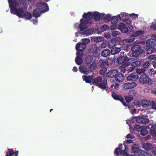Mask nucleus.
I'll list each match as a JSON object with an SVG mask.
<instances>
[{"mask_svg": "<svg viewBox=\"0 0 156 156\" xmlns=\"http://www.w3.org/2000/svg\"><path fill=\"white\" fill-rule=\"evenodd\" d=\"M9 7L10 8V12L12 14H15L20 18H23L24 13V8L21 7L17 8V6H21V4H19L18 2L14 0H8Z\"/></svg>", "mask_w": 156, "mask_h": 156, "instance_id": "f257e3e1", "label": "nucleus"}, {"mask_svg": "<svg viewBox=\"0 0 156 156\" xmlns=\"http://www.w3.org/2000/svg\"><path fill=\"white\" fill-rule=\"evenodd\" d=\"M131 51L127 54L129 56L132 58L131 59H136L137 57L143 55L144 51L141 48V46L139 44H134L131 47Z\"/></svg>", "mask_w": 156, "mask_h": 156, "instance_id": "f03ea898", "label": "nucleus"}, {"mask_svg": "<svg viewBox=\"0 0 156 156\" xmlns=\"http://www.w3.org/2000/svg\"><path fill=\"white\" fill-rule=\"evenodd\" d=\"M92 83L102 90H105L106 91L108 90V88L106 86L107 84L106 78H105L102 80L101 77H97L92 80Z\"/></svg>", "mask_w": 156, "mask_h": 156, "instance_id": "7ed1b4c3", "label": "nucleus"}, {"mask_svg": "<svg viewBox=\"0 0 156 156\" xmlns=\"http://www.w3.org/2000/svg\"><path fill=\"white\" fill-rule=\"evenodd\" d=\"M100 64V67L102 69L100 70V73L101 75H104L107 71V69L109 67L110 64L108 62V61H105L100 60L99 61Z\"/></svg>", "mask_w": 156, "mask_h": 156, "instance_id": "20e7f679", "label": "nucleus"}, {"mask_svg": "<svg viewBox=\"0 0 156 156\" xmlns=\"http://www.w3.org/2000/svg\"><path fill=\"white\" fill-rule=\"evenodd\" d=\"M140 82L143 84H152L153 81L146 75V73L141 74L139 78Z\"/></svg>", "mask_w": 156, "mask_h": 156, "instance_id": "39448f33", "label": "nucleus"}, {"mask_svg": "<svg viewBox=\"0 0 156 156\" xmlns=\"http://www.w3.org/2000/svg\"><path fill=\"white\" fill-rule=\"evenodd\" d=\"M36 7L42 13L49 10V9L47 4L43 2H39L37 4Z\"/></svg>", "mask_w": 156, "mask_h": 156, "instance_id": "423d86ee", "label": "nucleus"}, {"mask_svg": "<svg viewBox=\"0 0 156 156\" xmlns=\"http://www.w3.org/2000/svg\"><path fill=\"white\" fill-rule=\"evenodd\" d=\"M99 51H100V46L96 44L91 45L88 50L89 53L93 54L94 55L96 54Z\"/></svg>", "mask_w": 156, "mask_h": 156, "instance_id": "0eeeda50", "label": "nucleus"}, {"mask_svg": "<svg viewBox=\"0 0 156 156\" xmlns=\"http://www.w3.org/2000/svg\"><path fill=\"white\" fill-rule=\"evenodd\" d=\"M144 62L143 60L138 59L135 62H132L131 66L129 69V71L130 72L133 71L135 69L136 67L140 66Z\"/></svg>", "mask_w": 156, "mask_h": 156, "instance_id": "6e6552de", "label": "nucleus"}, {"mask_svg": "<svg viewBox=\"0 0 156 156\" xmlns=\"http://www.w3.org/2000/svg\"><path fill=\"white\" fill-rule=\"evenodd\" d=\"M112 97L114 100L120 101L124 106H127V105L124 101V99L121 95H117L115 93L113 92L112 94Z\"/></svg>", "mask_w": 156, "mask_h": 156, "instance_id": "1a4fd4ad", "label": "nucleus"}, {"mask_svg": "<svg viewBox=\"0 0 156 156\" xmlns=\"http://www.w3.org/2000/svg\"><path fill=\"white\" fill-rule=\"evenodd\" d=\"M118 71L116 69H113L108 71L106 74V76L109 78L115 77L118 74Z\"/></svg>", "mask_w": 156, "mask_h": 156, "instance_id": "9d476101", "label": "nucleus"}, {"mask_svg": "<svg viewBox=\"0 0 156 156\" xmlns=\"http://www.w3.org/2000/svg\"><path fill=\"white\" fill-rule=\"evenodd\" d=\"M87 45L81 42H78L76 45L75 49L77 51H84L86 48Z\"/></svg>", "mask_w": 156, "mask_h": 156, "instance_id": "9b49d317", "label": "nucleus"}, {"mask_svg": "<svg viewBox=\"0 0 156 156\" xmlns=\"http://www.w3.org/2000/svg\"><path fill=\"white\" fill-rule=\"evenodd\" d=\"M138 78V76L135 73L129 74L126 78L127 80L129 81H136Z\"/></svg>", "mask_w": 156, "mask_h": 156, "instance_id": "f8f14e48", "label": "nucleus"}, {"mask_svg": "<svg viewBox=\"0 0 156 156\" xmlns=\"http://www.w3.org/2000/svg\"><path fill=\"white\" fill-rule=\"evenodd\" d=\"M155 38L156 37L155 36L154 38H151L148 40L146 42L147 46L155 47L156 45V38Z\"/></svg>", "mask_w": 156, "mask_h": 156, "instance_id": "ddd939ff", "label": "nucleus"}, {"mask_svg": "<svg viewBox=\"0 0 156 156\" xmlns=\"http://www.w3.org/2000/svg\"><path fill=\"white\" fill-rule=\"evenodd\" d=\"M80 72L85 75H87L90 73L91 71L89 70H88L87 66H80L79 68Z\"/></svg>", "mask_w": 156, "mask_h": 156, "instance_id": "4468645a", "label": "nucleus"}, {"mask_svg": "<svg viewBox=\"0 0 156 156\" xmlns=\"http://www.w3.org/2000/svg\"><path fill=\"white\" fill-rule=\"evenodd\" d=\"M148 58L150 59V63L152 64L154 68H156V55H151L148 56Z\"/></svg>", "mask_w": 156, "mask_h": 156, "instance_id": "2eb2a0df", "label": "nucleus"}, {"mask_svg": "<svg viewBox=\"0 0 156 156\" xmlns=\"http://www.w3.org/2000/svg\"><path fill=\"white\" fill-rule=\"evenodd\" d=\"M18 151L14 152L13 149H8L6 153V156H18Z\"/></svg>", "mask_w": 156, "mask_h": 156, "instance_id": "dca6fc26", "label": "nucleus"}, {"mask_svg": "<svg viewBox=\"0 0 156 156\" xmlns=\"http://www.w3.org/2000/svg\"><path fill=\"white\" fill-rule=\"evenodd\" d=\"M131 153L134 154L137 153L139 156L140 155V154L139 153L140 151H142V150L139 149V147L138 145L136 144H134L132 146L131 148Z\"/></svg>", "mask_w": 156, "mask_h": 156, "instance_id": "f3484780", "label": "nucleus"}, {"mask_svg": "<svg viewBox=\"0 0 156 156\" xmlns=\"http://www.w3.org/2000/svg\"><path fill=\"white\" fill-rule=\"evenodd\" d=\"M137 86L136 83L134 82L131 83H126L124 85V88L125 89H132Z\"/></svg>", "mask_w": 156, "mask_h": 156, "instance_id": "a211bd4d", "label": "nucleus"}, {"mask_svg": "<svg viewBox=\"0 0 156 156\" xmlns=\"http://www.w3.org/2000/svg\"><path fill=\"white\" fill-rule=\"evenodd\" d=\"M92 18L95 21H97L99 20L100 18L101 19L102 15L99 12H95L92 14Z\"/></svg>", "mask_w": 156, "mask_h": 156, "instance_id": "6ab92c4d", "label": "nucleus"}, {"mask_svg": "<svg viewBox=\"0 0 156 156\" xmlns=\"http://www.w3.org/2000/svg\"><path fill=\"white\" fill-rule=\"evenodd\" d=\"M82 77L83 80L87 83H91L93 80L92 76H91L83 75Z\"/></svg>", "mask_w": 156, "mask_h": 156, "instance_id": "aec40b11", "label": "nucleus"}, {"mask_svg": "<svg viewBox=\"0 0 156 156\" xmlns=\"http://www.w3.org/2000/svg\"><path fill=\"white\" fill-rule=\"evenodd\" d=\"M115 80L116 81L120 83L122 82L124 80V76L122 73L118 74L115 76Z\"/></svg>", "mask_w": 156, "mask_h": 156, "instance_id": "412c9836", "label": "nucleus"}, {"mask_svg": "<svg viewBox=\"0 0 156 156\" xmlns=\"http://www.w3.org/2000/svg\"><path fill=\"white\" fill-rule=\"evenodd\" d=\"M129 58H128L127 56H125L123 57V58L122 57L120 59H119V58H118V62L119 64H121L123 63L126 64V63H127V62L129 61Z\"/></svg>", "mask_w": 156, "mask_h": 156, "instance_id": "4be33fe9", "label": "nucleus"}, {"mask_svg": "<svg viewBox=\"0 0 156 156\" xmlns=\"http://www.w3.org/2000/svg\"><path fill=\"white\" fill-rule=\"evenodd\" d=\"M83 18L91 21L92 18V14L90 12L84 13L82 16Z\"/></svg>", "mask_w": 156, "mask_h": 156, "instance_id": "5701e85b", "label": "nucleus"}, {"mask_svg": "<svg viewBox=\"0 0 156 156\" xmlns=\"http://www.w3.org/2000/svg\"><path fill=\"white\" fill-rule=\"evenodd\" d=\"M42 13L37 7L36 9L33 10V15L34 17L37 18L40 16Z\"/></svg>", "mask_w": 156, "mask_h": 156, "instance_id": "b1692460", "label": "nucleus"}, {"mask_svg": "<svg viewBox=\"0 0 156 156\" xmlns=\"http://www.w3.org/2000/svg\"><path fill=\"white\" fill-rule=\"evenodd\" d=\"M142 115L139 116L137 117L133 116L132 118L131 122H133L134 121H135L136 122L139 123H141V121H142Z\"/></svg>", "mask_w": 156, "mask_h": 156, "instance_id": "393cba45", "label": "nucleus"}, {"mask_svg": "<svg viewBox=\"0 0 156 156\" xmlns=\"http://www.w3.org/2000/svg\"><path fill=\"white\" fill-rule=\"evenodd\" d=\"M147 50L146 51L147 54L150 55L152 53H154L156 52V49L154 47H147Z\"/></svg>", "mask_w": 156, "mask_h": 156, "instance_id": "a878e982", "label": "nucleus"}, {"mask_svg": "<svg viewBox=\"0 0 156 156\" xmlns=\"http://www.w3.org/2000/svg\"><path fill=\"white\" fill-rule=\"evenodd\" d=\"M143 148L146 151H150L153 148L152 144L150 143L144 144L143 145Z\"/></svg>", "mask_w": 156, "mask_h": 156, "instance_id": "bb28decb", "label": "nucleus"}, {"mask_svg": "<svg viewBox=\"0 0 156 156\" xmlns=\"http://www.w3.org/2000/svg\"><path fill=\"white\" fill-rule=\"evenodd\" d=\"M88 25L84 23H82L79 25V28L81 31H83L88 28Z\"/></svg>", "mask_w": 156, "mask_h": 156, "instance_id": "cd10ccee", "label": "nucleus"}, {"mask_svg": "<svg viewBox=\"0 0 156 156\" xmlns=\"http://www.w3.org/2000/svg\"><path fill=\"white\" fill-rule=\"evenodd\" d=\"M147 128L146 126H143L141 130L140 131V134L143 136H145L147 134L148 132V130L147 129Z\"/></svg>", "mask_w": 156, "mask_h": 156, "instance_id": "c85d7f7f", "label": "nucleus"}, {"mask_svg": "<svg viewBox=\"0 0 156 156\" xmlns=\"http://www.w3.org/2000/svg\"><path fill=\"white\" fill-rule=\"evenodd\" d=\"M124 144L125 146V149L123 150H120V151H119V155H120V156H122L123 155H124V156H132L131 155H129L127 153L126 151V147L125 144Z\"/></svg>", "mask_w": 156, "mask_h": 156, "instance_id": "c756f323", "label": "nucleus"}, {"mask_svg": "<svg viewBox=\"0 0 156 156\" xmlns=\"http://www.w3.org/2000/svg\"><path fill=\"white\" fill-rule=\"evenodd\" d=\"M111 52L108 49H106L102 51L101 52L102 55L104 57H107L110 54Z\"/></svg>", "mask_w": 156, "mask_h": 156, "instance_id": "7c9ffc66", "label": "nucleus"}, {"mask_svg": "<svg viewBox=\"0 0 156 156\" xmlns=\"http://www.w3.org/2000/svg\"><path fill=\"white\" fill-rule=\"evenodd\" d=\"M122 144H120L119 147L115 149L114 151V153L117 156H119V151H120V150H122Z\"/></svg>", "mask_w": 156, "mask_h": 156, "instance_id": "2f4dec72", "label": "nucleus"}, {"mask_svg": "<svg viewBox=\"0 0 156 156\" xmlns=\"http://www.w3.org/2000/svg\"><path fill=\"white\" fill-rule=\"evenodd\" d=\"M121 51V49L119 48H114L111 51V53L112 55H115L119 52Z\"/></svg>", "mask_w": 156, "mask_h": 156, "instance_id": "473e14b6", "label": "nucleus"}, {"mask_svg": "<svg viewBox=\"0 0 156 156\" xmlns=\"http://www.w3.org/2000/svg\"><path fill=\"white\" fill-rule=\"evenodd\" d=\"M104 38L102 37H94L93 39L94 42L96 43H99L104 41Z\"/></svg>", "mask_w": 156, "mask_h": 156, "instance_id": "72a5a7b5", "label": "nucleus"}, {"mask_svg": "<svg viewBox=\"0 0 156 156\" xmlns=\"http://www.w3.org/2000/svg\"><path fill=\"white\" fill-rule=\"evenodd\" d=\"M25 17V18L27 20H30L31 19L32 16L31 13L28 11L24 12L23 16V18Z\"/></svg>", "mask_w": 156, "mask_h": 156, "instance_id": "f704fd0d", "label": "nucleus"}, {"mask_svg": "<svg viewBox=\"0 0 156 156\" xmlns=\"http://www.w3.org/2000/svg\"><path fill=\"white\" fill-rule=\"evenodd\" d=\"M147 116L142 115V121H141V123L146 125L148 123L149 121L148 119L146 118Z\"/></svg>", "mask_w": 156, "mask_h": 156, "instance_id": "c9c22d12", "label": "nucleus"}, {"mask_svg": "<svg viewBox=\"0 0 156 156\" xmlns=\"http://www.w3.org/2000/svg\"><path fill=\"white\" fill-rule=\"evenodd\" d=\"M102 18L101 19H103L105 20L108 21L111 20V16L109 14H107L106 15L104 14H102Z\"/></svg>", "mask_w": 156, "mask_h": 156, "instance_id": "e433bc0d", "label": "nucleus"}, {"mask_svg": "<svg viewBox=\"0 0 156 156\" xmlns=\"http://www.w3.org/2000/svg\"><path fill=\"white\" fill-rule=\"evenodd\" d=\"M75 62L78 65H80L83 62L82 58L81 57L76 56L75 59Z\"/></svg>", "mask_w": 156, "mask_h": 156, "instance_id": "4c0bfd02", "label": "nucleus"}, {"mask_svg": "<svg viewBox=\"0 0 156 156\" xmlns=\"http://www.w3.org/2000/svg\"><path fill=\"white\" fill-rule=\"evenodd\" d=\"M118 16H113L111 19V22L112 24H116L118 22Z\"/></svg>", "mask_w": 156, "mask_h": 156, "instance_id": "58836bf2", "label": "nucleus"}, {"mask_svg": "<svg viewBox=\"0 0 156 156\" xmlns=\"http://www.w3.org/2000/svg\"><path fill=\"white\" fill-rule=\"evenodd\" d=\"M94 32V30L93 28L89 29L84 31V33L87 35H91Z\"/></svg>", "mask_w": 156, "mask_h": 156, "instance_id": "ea45409f", "label": "nucleus"}, {"mask_svg": "<svg viewBox=\"0 0 156 156\" xmlns=\"http://www.w3.org/2000/svg\"><path fill=\"white\" fill-rule=\"evenodd\" d=\"M140 154L139 156H152V154L143 151H140L139 153Z\"/></svg>", "mask_w": 156, "mask_h": 156, "instance_id": "a19ab883", "label": "nucleus"}, {"mask_svg": "<svg viewBox=\"0 0 156 156\" xmlns=\"http://www.w3.org/2000/svg\"><path fill=\"white\" fill-rule=\"evenodd\" d=\"M142 103L143 105L149 106L151 105V102L149 100L147 99H144L142 101Z\"/></svg>", "mask_w": 156, "mask_h": 156, "instance_id": "79ce46f5", "label": "nucleus"}, {"mask_svg": "<svg viewBox=\"0 0 156 156\" xmlns=\"http://www.w3.org/2000/svg\"><path fill=\"white\" fill-rule=\"evenodd\" d=\"M156 74V71L153 69H151L149 72V75L151 77H154Z\"/></svg>", "mask_w": 156, "mask_h": 156, "instance_id": "37998d69", "label": "nucleus"}, {"mask_svg": "<svg viewBox=\"0 0 156 156\" xmlns=\"http://www.w3.org/2000/svg\"><path fill=\"white\" fill-rule=\"evenodd\" d=\"M143 33L144 32L143 31L138 30L135 32L132 35L135 37H137L140 34H143Z\"/></svg>", "mask_w": 156, "mask_h": 156, "instance_id": "c03bdc74", "label": "nucleus"}, {"mask_svg": "<svg viewBox=\"0 0 156 156\" xmlns=\"http://www.w3.org/2000/svg\"><path fill=\"white\" fill-rule=\"evenodd\" d=\"M86 63L87 64H90L92 60V58L91 56H87L85 59Z\"/></svg>", "mask_w": 156, "mask_h": 156, "instance_id": "a18cd8bd", "label": "nucleus"}, {"mask_svg": "<svg viewBox=\"0 0 156 156\" xmlns=\"http://www.w3.org/2000/svg\"><path fill=\"white\" fill-rule=\"evenodd\" d=\"M145 70L144 69H137L136 70V72L137 74L139 75H140L143 73H144V72H145Z\"/></svg>", "mask_w": 156, "mask_h": 156, "instance_id": "49530a36", "label": "nucleus"}, {"mask_svg": "<svg viewBox=\"0 0 156 156\" xmlns=\"http://www.w3.org/2000/svg\"><path fill=\"white\" fill-rule=\"evenodd\" d=\"M97 63L94 62H93L90 65V69L92 70H94L97 68Z\"/></svg>", "mask_w": 156, "mask_h": 156, "instance_id": "de8ad7c7", "label": "nucleus"}, {"mask_svg": "<svg viewBox=\"0 0 156 156\" xmlns=\"http://www.w3.org/2000/svg\"><path fill=\"white\" fill-rule=\"evenodd\" d=\"M135 40V37L132 35H131L128 39L127 40V42L129 43H130L134 41Z\"/></svg>", "mask_w": 156, "mask_h": 156, "instance_id": "09e8293b", "label": "nucleus"}, {"mask_svg": "<svg viewBox=\"0 0 156 156\" xmlns=\"http://www.w3.org/2000/svg\"><path fill=\"white\" fill-rule=\"evenodd\" d=\"M143 126H140L139 125H135L133 129L135 130H136L138 132H140L141 130V129H142V127Z\"/></svg>", "mask_w": 156, "mask_h": 156, "instance_id": "8fccbe9b", "label": "nucleus"}, {"mask_svg": "<svg viewBox=\"0 0 156 156\" xmlns=\"http://www.w3.org/2000/svg\"><path fill=\"white\" fill-rule=\"evenodd\" d=\"M121 17L120 15V14H119L117 16L119 18V20H121V18H123L124 17H126L128 15V14L127 13L124 12H121Z\"/></svg>", "mask_w": 156, "mask_h": 156, "instance_id": "3c124183", "label": "nucleus"}, {"mask_svg": "<svg viewBox=\"0 0 156 156\" xmlns=\"http://www.w3.org/2000/svg\"><path fill=\"white\" fill-rule=\"evenodd\" d=\"M148 128L149 129L150 133L151 135L153 136H156V132L155 130L151 129L150 128H149L148 127Z\"/></svg>", "mask_w": 156, "mask_h": 156, "instance_id": "603ef678", "label": "nucleus"}, {"mask_svg": "<svg viewBox=\"0 0 156 156\" xmlns=\"http://www.w3.org/2000/svg\"><path fill=\"white\" fill-rule=\"evenodd\" d=\"M150 63L147 62H146L142 64L144 68L145 69H147L149 68L150 66Z\"/></svg>", "mask_w": 156, "mask_h": 156, "instance_id": "864d4df0", "label": "nucleus"}, {"mask_svg": "<svg viewBox=\"0 0 156 156\" xmlns=\"http://www.w3.org/2000/svg\"><path fill=\"white\" fill-rule=\"evenodd\" d=\"M132 105L137 107H140V102L138 100H134L133 102Z\"/></svg>", "mask_w": 156, "mask_h": 156, "instance_id": "5fc2aeb1", "label": "nucleus"}, {"mask_svg": "<svg viewBox=\"0 0 156 156\" xmlns=\"http://www.w3.org/2000/svg\"><path fill=\"white\" fill-rule=\"evenodd\" d=\"M98 45L100 46V51L101 49L105 48L107 47V44L105 42H103L101 45Z\"/></svg>", "mask_w": 156, "mask_h": 156, "instance_id": "6e6d98bb", "label": "nucleus"}, {"mask_svg": "<svg viewBox=\"0 0 156 156\" xmlns=\"http://www.w3.org/2000/svg\"><path fill=\"white\" fill-rule=\"evenodd\" d=\"M120 34L119 32L118 31H115L112 33V35L113 37H115L119 35Z\"/></svg>", "mask_w": 156, "mask_h": 156, "instance_id": "4d7b16f0", "label": "nucleus"}, {"mask_svg": "<svg viewBox=\"0 0 156 156\" xmlns=\"http://www.w3.org/2000/svg\"><path fill=\"white\" fill-rule=\"evenodd\" d=\"M130 17L133 20H135L138 17V15L135 13H132L129 14Z\"/></svg>", "mask_w": 156, "mask_h": 156, "instance_id": "13d9d810", "label": "nucleus"}, {"mask_svg": "<svg viewBox=\"0 0 156 156\" xmlns=\"http://www.w3.org/2000/svg\"><path fill=\"white\" fill-rule=\"evenodd\" d=\"M82 44H84L85 45H86L89 43L90 42V40L89 39L87 38H85L83 39L82 40Z\"/></svg>", "mask_w": 156, "mask_h": 156, "instance_id": "bf43d9fd", "label": "nucleus"}, {"mask_svg": "<svg viewBox=\"0 0 156 156\" xmlns=\"http://www.w3.org/2000/svg\"><path fill=\"white\" fill-rule=\"evenodd\" d=\"M125 26H126V25L124 23H121L119 24L118 29L120 30L123 27H124Z\"/></svg>", "mask_w": 156, "mask_h": 156, "instance_id": "052dcab7", "label": "nucleus"}, {"mask_svg": "<svg viewBox=\"0 0 156 156\" xmlns=\"http://www.w3.org/2000/svg\"><path fill=\"white\" fill-rule=\"evenodd\" d=\"M123 21L127 24H130L131 23V19L129 18L124 19L123 20Z\"/></svg>", "mask_w": 156, "mask_h": 156, "instance_id": "680f3d73", "label": "nucleus"}, {"mask_svg": "<svg viewBox=\"0 0 156 156\" xmlns=\"http://www.w3.org/2000/svg\"><path fill=\"white\" fill-rule=\"evenodd\" d=\"M129 30L128 28L125 26L124 27H123L122 29L120 30V31L122 33H126L128 32Z\"/></svg>", "mask_w": 156, "mask_h": 156, "instance_id": "e2e57ef3", "label": "nucleus"}, {"mask_svg": "<svg viewBox=\"0 0 156 156\" xmlns=\"http://www.w3.org/2000/svg\"><path fill=\"white\" fill-rule=\"evenodd\" d=\"M128 94L134 97L136 95V92L135 90H132L129 92Z\"/></svg>", "mask_w": 156, "mask_h": 156, "instance_id": "0e129e2a", "label": "nucleus"}, {"mask_svg": "<svg viewBox=\"0 0 156 156\" xmlns=\"http://www.w3.org/2000/svg\"><path fill=\"white\" fill-rule=\"evenodd\" d=\"M108 26L106 25H104L101 26V31H104L107 29Z\"/></svg>", "mask_w": 156, "mask_h": 156, "instance_id": "69168bd1", "label": "nucleus"}, {"mask_svg": "<svg viewBox=\"0 0 156 156\" xmlns=\"http://www.w3.org/2000/svg\"><path fill=\"white\" fill-rule=\"evenodd\" d=\"M125 98L126 101L127 102H129L133 100V98H132L128 95L125 96Z\"/></svg>", "mask_w": 156, "mask_h": 156, "instance_id": "338daca9", "label": "nucleus"}, {"mask_svg": "<svg viewBox=\"0 0 156 156\" xmlns=\"http://www.w3.org/2000/svg\"><path fill=\"white\" fill-rule=\"evenodd\" d=\"M151 152L154 155H156V147H153V148H152Z\"/></svg>", "mask_w": 156, "mask_h": 156, "instance_id": "774afa93", "label": "nucleus"}]
</instances>
